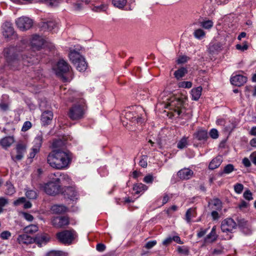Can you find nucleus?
<instances>
[{
	"instance_id": "338daca9",
	"label": "nucleus",
	"mask_w": 256,
	"mask_h": 256,
	"mask_svg": "<svg viewBox=\"0 0 256 256\" xmlns=\"http://www.w3.org/2000/svg\"><path fill=\"white\" fill-rule=\"evenodd\" d=\"M248 48V46L246 44H238L236 45V48L238 50H240L242 51H244L245 50H246Z\"/></svg>"
},
{
	"instance_id": "6e6d98bb",
	"label": "nucleus",
	"mask_w": 256,
	"mask_h": 256,
	"mask_svg": "<svg viewBox=\"0 0 256 256\" xmlns=\"http://www.w3.org/2000/svg\"><path fill=\"white\" fill-rule=\"evenodd\" d=\"M241 231L244 234L248 235L252 234V230L248 224L240 228Z\"/></svg>"
},
{
	"instance_id": "0e129e2a",
	"label": "nucleus",
	"mask_w": 256,
	"mask_h": 256,
	"mask_svg": "<svg viewBox=\"0 0 256 256\" xmlns=\"http://www.w3.org/2000/svg\"><path fill=\"white\" fill-rule=\"evenodd\" d=\"M238 225L239 228L240 229L243 227L248 225V223L244 219H240L238 220Z\"/></svg>"
},
{
	"instance_id": "473e14b6",
	"label": "nucleus",
	"mask_w": 256,
	"mask_h": 256,
	"mask_svg": "<svg viewBox=\"0 0 256 256\" xmlns=\"http://www.w3.org/2000/svg\"><path fill=\"white\" fill-rule=\"evenodd\" d=\"M196 210L194 208H188L186 213L185 220L188 223H190L191 219L196 216Z\"/></svg>"
},
{
	"instance_id": "864d4df0",
	"label": "nucleus",
	"mask_w": 256,
	"mask_h": 256,
	"mask_svg": "<svg viewBox=\"0 0 256 256\" xmlns=\"http://www.w3.org/2000/svg\"><path fill=\"white\" fill-rule=\"evenodd\" d=\"M32 123L29 121H26L24 122L22 128V132H26L29 129H30L32 127Z\"/></svg>"
},
{
	"instance_id": "f03ea898",
	"label": "nucleus",
	"mask_w": 256,
	"mask_h": 256,
	"mask_svg": "<svg viewBox=\"0 0 256 256\" xmlns=\"http://www.w3.org/2000/svg\"><path fill=\"white\" fill-rule=\"evenodd\" d=\"M72 160V154L68 150H52L47 156L49 166L56 170H66L69 168Z\"/></svg>"
},
{
	"instance_id": "393cba45",
	"label": "nucleus",
	"mask_w": 256,
	"mask_h": 256,
	"mask_svg": "<svg viewBox=\"0 0 256 256\" xmlns=\"http://www.w3.org/2000/svg\"><path fill=\"white\" fill-rule=\"evenodd\" d=\"M222 162V157L221 156H218L213 158L210 162L208 168L210 170H214L218 168Z\"/></svg>"
},
{
	"instance_id": "bf43d9fd",
	"label": "nucleus",
	"mask_w": 256,
	"mask_h": 256,
	"mask_svg": "<svg viewBox=\"0 0 256 256\" xmlns=\"http://www.w3.org/2000/svg\"><path fill=\"white\" fill-rule=\"evenodd\" d=\"M26 201V198L24 197H21L14 202V204L15 206H18L22 204H24Z\"/></svg>"
},
{
	"instance_id": "20e7f679",
	"label": "nucleus",
	"mask_w": 256,
	"mask_h": 256,
	"mask_svg": "<svg viewBox=\"0 0 256 256\" xmlns=\"http://www.w3.org/2000/svg\"><path fill=\"white\" fill-rule=\"evenodd\" d=\"M69 58L78 70L84 72L86 70L88 66L87 63L79 52L75 49L70 48Z\"/></svg>"
},
{
	"instance_id": "72a5a7b5",
	"label": "nucleus",
	"mask_w": 256,
	"mask_h": 256,
	"mask_svg": "<svg viewBox=\"0 0 256 256\" xmlns=\"http://www.w3.org/2000/svg\"><path fill=\"white\" fill-rule=\"evenodd\" d=\"M46 256H68V254L62 250H52L48 252Z\"/></svg>"
},
{
	"instance_id": "a19ab883",
	"label": "nucleus",
	"mask_w": 256,
	"mask_h": 256,
	"mask_svg": "<svg viewBox=\"0 0 256 256\" xmlns=\"http://www.w3.org/2000/svg\"><path fill=\"white\" fill-rule=\"evenodd\" d=\"M63 145L64 142L61 140H54L52 144V148L53 150H61L60 148Z\"/></svg>"
},
{
	"instance_id": "7ed1b4c3",
	"label": "nucleus",
	"mask_w": 256,
	"mask_h": 256,
	"mask_svg": "<svg viewBox=\"0 0 256 256\" xmlns=\"http://www.w3.org/2000/svg\"><path fill=\"white\" fill-rule=\"evenodd\" d=\"M86 110L84 100L80 99L78 102L74 104L70 108L68 116L72 120L82 119L84 117Z\"/></svg>"
},
{
	"instance_id": "b1692460",
	"label": "nucleus",
	"mask_w": 256,
	"mask_h": 256,
	"mask_svg": "<svg viewBox=\"0 0 256 256\" xmlns=\"http://www.w3.org/2000/svg\"><path fill=\"white\" fill-rule=\"evenodd\" d=\"M238 122L234 118H232L226 120L224 128L226 131L231 132L237 126Z\"/></svg>"
},
{
	"instance_id": "a211bd4d",
	"label": "nucleus",
	"mask_w": 256,
	"mask_h": 256,
	"mask_svg": "<svg viewBox=\"0 0 256 256\" xmlns=\"http://www.w3.org/2000/svg\"><path fill=\"white\" fill-rule=\"evenodd\" d=\"M34 238L27 235L26 234H23L18 236L17 242L20 244L28 245L34 242Z\"/></svg>"
},
{
	"instance_id": "7c9ffc66",
	"label": "nucleus",
	"mask_w": 256,
	"mask_h": 256,
	"mask_svg": "<svg viewBox=\"0 0 256 256\" xmlns=\"http://www.w3.org/2000/svg\"><path fill=\"white\" fill-rule=\"evenodd\" d=\"M202 88L198 86L196 88H192L191 90V94L192 99L194 100H198L202 94Z\"/></svg>"
},
{
	"instance_id": "680f3d73",
	"label": "nucleus",
	"mask_w": 256,
	"mask_h": 256,
	"mask_svg": "<svg viewBox=\"0 0 256 256\" xmlns=\"http://www.w3.org/2000/svg\"><path fill=\"white\" fill-rule=\"evenodd\" d=\"M189 58L186 56H180L177 60L178 64H183L186 62Z\"/></svg>"
},
{
	"instance_id": "13d9d810",
	"label": "nucleus",
	"mask_w": 256,
	"mask_h": 256,
	"mask_svg": "<svg viewBox=\"0 0 256 256\" xmlns=\"http://www.w3.org/2000/svg\"><path fill=\"white\" fill-rule=\"evenodd\" d=\"M157 242L156 240H154L147 242L144 246L146 249H150L156 245Z\"/></svg>"
},
{
	"instance_id": "4d7b16f0",
	"label": "nucleus",
	"mask_w": 256,
	"mask_h": 256,
	"mask_svg": "<svg viewBox=\"0 0 256 256\" xmlns=\"http://www.w3.org/2000/svg\"><path fill=\"white\" fill-rule=\"evenodd\" d=\"M243 196L245 199L248 200H250L253 199L252 193L250 190H246L245 191L243 194Z\"/></svg>"
},
{
	"instance_id": "052dcab7",
	"label": "nucleus",
	"mask_w": 256,
	"mask_h": 256,
	"mask_svg": "<svg viewBox=\"0 0 256 256\" xmlns=\"http://www.w3.org/2000/svg\"><path fill=\"white\" fill-rule=\"evenodd\" d=\"M172 194H164L162 200V204L164 205L168 202L170 198H172Z\"/></svg>"
},
{
	"instance_id": "f3484780",
	"label": "nucleus",
	"mask_w": 256,
	"mask_h": 256,
	"mask_svg": "<svg viewBox=\"0 0 256 256\" xmlns=\"http://www.w3.org/2000/svg\"><path fill=\"white\" fill-rule=\"evenodd\" d=\"M246 77L241 74H236L232 76L230 78V82L232 85L240 86L246 82Z\"/></svg>"
},
{
	"instance_id": "412c9836",
	"label": "nucleus",
	"mask_w": 256,
	"mask_h": 256,
	"mask_svg": "<svg viewBox=\"0 0 256 256\" xmlns=\"http://www.w3.org/2000/svg\"><path fill=\"white\" fill-rule=\"evenodd\" d=\"M218 238V235L216 232V226H214L210 234H208L204 238V242L212 243L216 240Z\"/></svg>"
},
{
	"instance_id": "09e8293b",
	"label": "nucleus",
	"mask_w": 256,
	"mask_h": 256,
	"mask_svg": "<svg viewBox=\"0 0 256 256\" xmlns=\"http://www.w3.org/2000/svg\"><path fill=\"white\" fill-rule=\"evenodd\" d=\"M178 86L180 88H189L192 86V82L188 81H184L180 82L178 84Z\"/></svg>"
},
{
	"instance_id": "1a4fd4ad",
	"label": "nucleus",
	"mask_w": 256,
	"mask_h": 256,
	"mask_svg": "<svg viewBox=\"0 0 256 256\" xmlns=\"http://www.w3.org/2000/svg\"><path fill=\"white\" fill-rule=\"evenodd\" d=\"M18 28L21 31H26L30 28L33 24V21L27 16H21L16 20Z\"/></svg>"
},
{
	"instance_id": "c85d7f7f",
	"label": "nucleus",
	"mask_w": 256,
	"mask_h": 256,
	"mask_svg": "<svg viewBox=\"0 0 256 256\" xmlns=\"http://www.w3.org/2000/svg\"><path fill=\"white\" fill-rule=\"evenodd\" d=\"M194 138L198 140H206L208 138V132L206 130H198L194 134Z\"/></svg>"
},
{
	"instance_id": "9b49d317",
	"label": "nucleus",
	"mask_w": 256,
	"mask_h": 256,
	"mask_svg": "<svg viewBox=\"0 0 256 256\" xmlns=\"http://www.w3.org/2000/svg\"><path fill=\"white\" fill-rule=\"evenodd\" d=\"M237 224L232 218H227L223 220L221 224V230L224 232L232 233L236 228Z\"/></svg>"
},
{
	"instance_id": "dca6fc26",
	"label": "nucleus",
	"mask_w": 256,
	"mask_h": 256,
	"mask_svg": "<svg viewBox=\"0 0 256 256\" xmlns=\"http://www.w3.org/2000/svg\"><path fill=\"white\" fill-rule=\"evenodd\" d=\"M34 239V242L37 244L39 247H41L49 242L50 237L48 234H38Z\"/></svg>"
},
{
	"instance_id": "f257e3e1",
	"label": "nucleus",
	"mask_w": 256,
	"mask_h": 256,
	"mask_svg": "<svg viewBox=\"0 0 256 256\" xmlns=\"http://www.w3.org/2000/svg\"><path fill=\"white\" fill-rule=\"evenodd\" d=\"M14 48L5 50L8 66L13 70H20L23 66H29L39 62L40 56L36 54L28 56L25 54H13Z\"/></svg>"
},
{
	"instance_id": "f8f14e48",
	"label": "nucleus",
	"mask_w": 256,
	"mask_h": 256,
	"mask_svg": "<svg viewBox=\"0 0 256 256\" xmlns=\"http://www.w3.org/2000/svg\"><path fill=\"white\" fill-rule=\"evenodd\" d=\"M44 40L43 38L38 35L34 36L30 40V48L33 51L40 50L44 46Z\"/></svg>"
},
{
	"instance_id": "37998d69",
	"label": "nucleus",
	"mask_w": 256,
	"mask_h": 256,
	"mask_svg": "<svg viewBox=\"0 0 256 256\" xmlns=\"http://www.w3.org/2000/svg\"><path fill=\"white\" fill-rule=\"evenodd\" d=\"M194 36L196 38L202 40L204 37L205 32L202 30L198 28L194 31Z\"/></svg>"
},
{
	"instance_id": "aec40b11",
	"label": "nucleus",
	"mask_w": 256,
	"mask_h": 256,
	"mask_svg": "<svg viewBox=\"0 0 256 256\" xmlns=\"http://www.w3.org/2000/svg\"><path fill=\"white\" fill-rule=\"evenodd\" d=\"M222 46L220 42H212L208 45V52L210 54L218 53L222 50Z\"/></svg>"
},
{
	"instance_id": "4468645a",
	"label": "nucleus",
	"mask_w": 256,
	"mask_h": 256,
	"mask_svg": "<svg viewBox=\"0 0 256 256\" xmlns=\"http://www.w3.org/2000/svg\"><path fill=\"white\" fill-rule=\"evenodd\" d=\"M52 175L56 177L54 180L59 185L60 184H70L72 181L70 177L66 174L58 172L51 174L52 176Z\"/></svg>"
},
{
	"instance_id": "e2e57ef3",
	"label": "nucleus",
	"mask_w": 256,
	"mask_h": 256,
	"mask_svg": "<svg viewBox=\"0 0 256 256\" xmlns=\"http://www.w3.org/2000/svg\"><path fill=\"white\" fill-rule=\"evenodd\" d=\"M143 180L146 183L152 184L154 180V178L152 175L148 174L144 176Z\"/></svg>"
},
{
	"instance_id": "58836bf2",
	"label": "nucleus",
	"mask_w": 256,
	"mask_h": 256,
	"mask_svg": "<svg viewBox=\"0 0 256 256\" xmlns=\"http://www.w3.org/2000/svg\"><path fill=\"white\" fill-rule=\"evenodd\" d=\"M26 196L30 200H34L37 198L38 192L35 190H28L26 192Z\"/></svg>"
},
{
	"instance_id": "ea45409f",
	"label": "nucleus",
	"mask_w": 256,
	"mask_h": 256,
	"mask_svg": "<svg viewBox=\"0 0 256 256\" xmlns=\"http://www.w3.org/2000/svg\"><path fill=\"white\" fill-rule=\"evenodd\" d=\"M211 204L213 206L212 208L220 210H222V205L221 201L218 198H214L211 202Z\"/></svg>"
},
{
	"instance_id": "4c0bfd02",
	"label": "nucleus",
	"mask_w": 256,
	"mask_h": 256,
	"mask_svg": "<svg viewBox=\"0 0 256 256\" xmlns=\"http://www.w3.org/2000/svg\"><path fill=\"white\" fill-rule=\"evenodd\" d=\"M178 252L182 256H188L190 254L189 248L186 246H178L177 248Z\"/></svg>"
},
{
	"instance_id": "9d476101",
	"label": "nucleus",
	"mask_w": 256,
	"mask_h": 256,
	"mask_svg": "<svg viewBox=\"0 0 256 256\" xmlns=\"http://www.w3.org/2000/svg\"><path fill=\"white\" fill-rule=\"evenodd\" d=\"M70 68L66 62L64 60H60L53 69L58 76L63 77L64 74L69 72Z\"/></svg>"
},
{
	"instance_id": "c9c22d12",
	"label": "nucleus",
	"mask_w": 256,
	"mask_h": 256,
	"mask_svg": "<svg viewBox=\"0 0 256 256\" xmlns=\"http://www.w3.org/2000/svg\"><path fill=\"white\" fill-rule=\"evenodd\" d=\"M188 145V138L184 136L178 142L177 148L180 150H182L186 148Z\"/></svg>"
},
{
	"instance_id": "5701e85b",
	"label": "nucleus",
	"mask_w": 256,
	"mask_h": 256,
	"mask_svg": "<svg viewBox=\"0 0 256 256\" xmlns=\"http://www.w3.org/2000/svg\"><path fill=\"white\" fill-rule=\"evenodd\" d=\"M193 174V172L189 168H184L178 171V176L180 179L188 180L190 178Z\"/></svg>"
},
{
	"instance_id": "603ef678",
	"label": "nucleus",
	"mask_w": 256,
	"mask_h": 256,
	"mask_svg": "<svg viewBox=\"0 0 256 256\" xmlns=\"http://www.w3.org/2000/svg\"><path fill=\"white\" fill-rule=\"evenodd\" d=\"M147 156H142V158L139 162V165L142 168H146L148 165L147 163Z\"/></svg>"
},
{
	"instance_id": "2eb2a0df",
	"label": "nucleus",
	"mask_w": 256,
	"mask_h": 256,
	"mask_svg": "<svg viewBox=\"0 0 256 256\" xmlns=\"http://www.w3.org/2000/svg\"><path fill=\"white\" fill-rule=\"evenodd\" d=\"M52 225L57 228H60L68 224L69 219L66 216H56L52 220Z\"/></svg>"
},
{
	"instance_id": "c03bdc74",
	"label": "nucleus",
	"mask_w": 256,
	"mask_h": 256,
	"mask_svg": "<svg viewBox=\"0 0 256 256\" xmlns=\"http://www.w3.org/2000/svg\"><path fill=\"white\" fill-rule=\"evenodd\" d=\"M16 192L14 186L10 183L6 184V194L8 195H12Z\"/></svg>"
},
{
	"instance_id": "f704fd0d",
	"label": "nucleus",
	"mask_w": 256,
	"mask_h": 256,
	"mask_svg": "<svg viewBox=\"0 0 256 256\" xmlns=\"http://www.w3.org/2000/svg\"><path fill=\"white\" fill-rule=\"evenodd\" d=\"M38 230V226L36 224H30L26 226L24 228L25 233L29 234H33L36 232Z\"/></svg>"
},
{
	"instance_id": "cd10ccee",
	"label": "nucleus",
	"mask_w": 256,
	"mask_h": 256,
	"mask_svg": "<svg viewBox=\"0 0 256 256\" xmlns=\"http://www.w3.org/2000/svg\"><path fill=\"white\" fill-rule=\"evenodd\" d=\"M43 140V135L42 132H39L33 141L34 147L40 149Z\"/></svg>"
},
{
	"instance_id": "6e6552de",
	"label": "nucleus",
	"mask_w": 256,
	"mask_h": 256,
	"mask_svg": "<svg viewBox=\"0 0 256 256\" xmlns=\"http://www.w3.org/2000/svg\"><path fill=\"white\" fill-rule=\"evenodd\" d=\"M26 146L22 143L18 144L14 150L10 153L12 160L14 162L21 160L26 152Z\"/></svg>"
},
{
	"instance_id": "2f4dec72",
	"label": "nucleus",
	"mask_w": 256,
	"mask_h": 256,
	"mask_svg": "<svg viewBox=\"0 0 256 256\" xmlns=\"http://www.w3.org/2000/svg\"><path fill=\"white\" fill-rule=\"evenodd\" d=\"M51 210L54 214H62L66 210V208L64 205L55 204L52 206Z\"/></svg>"
},
{
	"instance_id": "a878e982",
	"label": "nucleus",
	"mask_w": 256,
	"mask_h": 256,
	"mask_svg": "<svg viewBox=\"0 0 256 256\" xmlns=\"http://www.w3.org/2000/svg\"><path fill=\"white\" fill-rule=\"evenodd\" d=\"M14 138L12 136H6L0 140V144L5 149L10 147L14 142Z\"/></svg>"
},
{
	"instance_id": "ddd939ff",
	"label": "nucleus",
	"mask_w": 256,
	"mask_h": 256,
	"mask_svg": "<svg viewBox=\"0 0 256 256\" xmlns=\"http://www.w3.org/2000/svg\"><path fill=\"white\" fill-rule=\"evenodd\" d=\"M2 33L5 38H9L14 36V30L11 22H6L2 26Z\"/></svg>"
},
{
	"instance_id": "49530a36",
	"label": "nucleus",
	"mask_w": 256,
	"mask_h": 256,
	"mask_svg": "<svg viewBox=\"0 0 256 256\" xmlns=\"http://www.w3.org/2000/svg\"><path fill=\"white\" fill-rule=\"evenodd\" d=\"M200 26L205 29H210L213 26V22L211 20H204L200 22Z\"/></svg>"
},
{
	"instance_id": "5fc2aeb1",
	"label": "nucleus",
	"mask_w": 256,
	"mask_h": 256,
	"mask_svg": "<svg viewBox=\"0 0 256 256\" xmlns=\"http://www.w3.org/2000/svg\"><path fill=\"white\" fill-rule=\"evenodd\" d=\"M210 136L213 139H216L218 137V132L216 128H212L210 132Z\"/></svg>"
},
{
	"instance_id": "e433bc0d",
	"label": "nucleus",
	"mask_w": 256,
	"mask_h": 256,
	"mask_svg": "<svg viewBox=\"0 0 256 256\" xmlns=\"http://www.w3.org/2000/svg\"><path fill=\"white\" fill-rule=\"evenodd\" d=\"M187 72V69L182 67L176 70L174 73V75L177 79H180L183 77Z\"/></svg>"
},
{
	"instance_id": "a18cd8bd",
	"label": "nucleus",
	"mask_w": 256,
	"mask_h": 256,
	"mask_svg": "<svg viewBox=\"0 0 256 256\" xmlns=\"http://www.w3.org/2000/svg\"><path fill=\"white\" fill-rule=\"evenodd\" d=\"M234 170V166L232 164H228L224 167V170L222 172L221 175L224 174H229L232 172Z\"/></svg>"
},
{
	"instance_id": "423d86ee",
	"label": "nucleus",
	"mask_w": 256,
	"mask_h": 256,
	"mask_svg": "<svg viewBox=\"0 0 256 256\" xmlns=\"http://www.w3.org/2000/svg\"><path fill=\"white\" fill-rule=\"evenodd\" d=\"M76 236V232L74 230H65L56 234L58 240L64 244H72Z\"/></svg>"
},
{
	"instance_id": "6ab92c4d",
	"label": "nucleus",
	"mask_w": 256,
	"mask_h": 256,
	"mask_svg": "<svg viewBox=\"0 0 256 256\" xmlns=\"http://www.w3.org/2000/svg\"><path fill=\"white\" fill-rule=\"evenodd\" d=\"M124 116L127 120L130 121H136L137 123H142L143 122L142 118L138 116L134 112L127 110L125 112Z\"/></svg>"
},
{
	"instance_id": "774afa93",
	"label": "nucleus",
	"mask_w": 256,
	"mask_h": 256,
	"mask_svg": "<svg viewBox=\"0 0 256 256\" xmlns=\"http://www.w3.org/2000/svg\"><path fill=\"white\" fill-rule=\"evenodd\" d=\"M250 160L256 166V151L252 152L250 156Z\"/></svg>"
},
{
	"instance_id": "4be33fe9",
	"label": "nucleus",
	"mask_w": 256,
	"mask_h": 256,
	"mask_svg": "<svg viewBox=\"0 0 256 256\" xmlns=\"http://www.w3.org/2000/svg\"><path fill=\"white\" fill-rule=\"evenodd\" d=\"M52 118V112L50 110H46L42 113L41 120L43 124L48 125L51 122Z\"/></svg>"
},
{
	"instance_id": "0eeeda50",
	"label": "nucleus",
	"mask_w": 256,
	"mask_h": 256,
	"mask_svg": "<svg viewBox=\"0 0 256 256\" xmlns=\"http://www.w3.org/2000/svg\"><path fill=\"white\" fill-rule=\"evenodd\" d=\"M50 176L52 180L44 184L40 185V188L44 192L49 195H56L58 194L60 190V185L56 184L55 182L54 178Z\"/></svg>"
},
{
	"instance_id": "39448f33",
	"label": "nucleus",
	"mask_w": 256,
	"mask_h": 256,
	"mask_svg": "<svg viewBox=\"0 0 256 256\" xmlns=\"http://www.w3.org/2000/svg\"><path fill=\"white\" fill-rule=\"evenodd\" d=\"M166 108L174 110L175 113L174 115L176 114L178 116H180L182 112L184 102L183 98L172 96L166 98Z\"/></svg>"
},
{
	"instance_id": "de8ad7c7",
	"label": "nucleus",
	"mask_w": 256,
	"mask_h": 256,
	"mask_svg": "<svg viewBox=\"0 0 256 256\" xmlns=\"http://www.w3.org/2000/svg\"><path fill=\"white\" fill-rule=\"evenodd\" d=\"M12 236V234L8 230H4L0 234V238L4 240H8Z\"/></svg>"
},
{
	"instance_id": "bb28decb",
	"label": "nucleus",
	"mask_w": 256,
	"mask_h": 256,
	"mask_svg": "<svg viewBox=\"0 0 256 256\" xmlns=\"http://www.w3.org/2000/svg\"><path fill=\"white\" fill-rule=\"evenodd\" d=\"M42 26V28L46 29L48 31L54 30V32H56V29L58 26L55 21L50 20L43 22Z\"/></svg>"
},
{
	"instance_id": "69168bd1",
	"label": "nucleus",
	"mask_w": 256,
	"mask_h": 256,
	"mask_svg": "<svg viewBox=\"0 0 256 256\" xmlns=\"http://www.w3.org/2000/svg\"><path fill=\"white\" fill-rule=\"evenodd\" d=\"M22 214L24 218L28 222H32L34 220V216L28 213L24 212L22 213Z\"/></svg>"
},
{
	"instance_id": "79ce46f5",
	"label": "nucleus",
	"mask_w": 256,
	"mask_h": 256,
	"mask_svg": "<svg viewBox=\"0 0 256 256\" xmlns=\"http://www.w3.org/2000/svg\"><path fill=\"white\" fill-rule=\"evenodd\" d=\"M127 2L126 0H112V4L119 8H123Z\"/></svg>"
},
{
	"instance_id": "3c124183",
	"label": "nucleus",
	"mask_w": 256,
	"mask_h": 256,
	"mask_svg": "<svg viewBox=\"0 0 256 256\" xmlns=\"http://www.w3.org/2000/svg\"><path fill=\"white\" fill-rule=\"evenodd\" d=\"M40 149L32 146L31 148V152L29 154L28 158H33L36 154L40 152Z\"/></svg>"
},
{
	"instance_id": "c756f323",
	"label": "nucleus",
	"mask_w": 256,
	"mask_h": 256,
	"mask_svg": "<svg viewBox=\"0 0 256 256\" xmlns=\"http://www.w3.org/2000/svg\"><path fill=\"white\" fill-rule=\"evenodd\" d=\"M148 189V186L142 183H138L134 185L133 190L136 194L144 192Z\"/></svg>"
},
{
	"instance_id": "8fccbe9b",
	"label": "nucleus",
	"mask_w": 256,
	"mask_h": 256,
	"mask_svg": "<svg viewBox=\"0 0 256 256\" xmlns=\"http://www.w3.org/2000/svg\"><path fill=\"white\" fill-rule=\"evenodd\" d=\"M244 189V186L242 184L237 183L234 186V190L236 193L240 194Z\"/></svg>"
}]
</instances>
